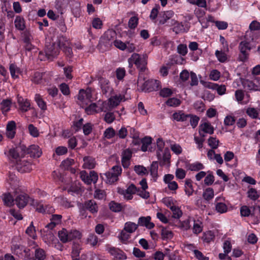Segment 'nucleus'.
<instances>
[{
	"mask_svg": "<svg viewBox=\"0 0 260 260\" xmlns=\"http://www.w3.org/2000/svg\"><path fill=\"white\" fill-rule=\"evenodd\" d=\"M66 38L61 35L54 36L51 38V42H47L45 49L46 57L48 59L52 60L57 56L61 45L67 44Z\"/></svg>",
	"mask_w": 260,
	"mask_h": 260,
	"instance_id": "obj_1",
	"label": "nucleus"
},
{
	"mask_svg": "<svg viewBox=\"0 0 260 260\" xmlns=\"http://www.w3.org/2000/svg\"><path fill=\"white\" fill-rule=\"evenodd\" d=\"M148 56L146 54H140L134 53L130 57V61H134V64L139 70L138 77V84L145 80V75L144 72H145L147 68Z\"/></svg>",
	"mask_w": 260,
	"mask_h": 260,
	"instance_id": "obj_2",
	"label": "nucleus"
},
{
	"mask_svg": "<svg viewBox=\"0 0 260 260\" xmlns=\"http://www.w3.org/2000/svg\"><path fill=\"white\" fill-rule=\"evenodd\" d=\"M9 159L15 165L22 158H23L26 154L25 147L20 146L15 148L9 149L8 152H5Z\"/></svg>",
	"mask_w": 260,
	"mask_h": 260,
	"instance_id": "obj_3",
	"label": "nucleus"
},
{
	"mask_svg": "<svg viewBox=\"0 0 260 260\" xmlns=\"http://www.w3.org/2000/svg\"><path fill=\"white\" fill-rule=\"evenodd\" d=\"M116 32L113 29H108L107 30L103 36L101 38L99 46L101 47H104L105 48L103 49L106 50L108 49L112 44H114V42L116 37Z\"/></svg>",
	"mask_w": 260,
	"mask_h": 260,
	"instance_id": "obj_4",
	"label": "nucleus"
},
{
	"mask_svg": "<svg viewBox=\"0 0 260 260\" xmlns=\"http://www.w3.org/2000/svg\"><path fill=\"white\" fill-rule=\"evenodd\" d=\"M143 80L141 84H138V89L141 91L151 92L157 90L160 86V82L156 80L150 79ZM138 84V81L137 82Z\"/></svg>",
	"mask_w": 260,
	"mask_h": 260,
	"instance_id": "obj_5",
	"label": "nucleus"
},
{
	"mask_svg": "<svg viewBox=\"0 0 260 260\" xmlns=\"http://www.w3.org/2000/svg\"><path fill=\"white\" fill-rule=\"evenodd\" d=\"M122 169L119 166H114L111 169L104 174L105 178H102L107 183L112 184L118 180V176L121 175Z\"/></svg>",
	"mask_w": 260,
	"mask_h": 260,
	"instance_id": "obj_6",
	"label": "nucleus"
},
{
	"mask_svg": "<svg viewBox=\"0 0 260 260\" xmlns=\"http://www.w3.org/2000/svg\"><path fill=\"white\" fill-rule=\"evenodd\" d=\"M92 97L91 91L89 89L86 90L84 89L80 90L78 95L77 103L82 108L87 105L91 101Z\"/></svg>",
	"mask_w": 260,
	"mask_h": 260,
	"instance_id": "obj_7",
	"label": "nucleus"
},
{
	"mask_svg": "<svg viewBox=\"0 0 260 260\" xmlns=\"http://www.w3.org/2000/svg\"><path fill=\"white\" fill-rule=\"evenodd\" d=\"M238 47L240 52L239 59L240 61L244 62L248 58L249 52L251 49L250 44L249 42L243 41L240 43Z\"/></svg>",
	"mask_w": 260,
	"mask_h": 260,
	"instance_id": "obj_8",
	"label": "nucleus"
},
{
	"mask_svg": "<svg viewBox=\"0 0 260 260\" xmlns=\"http://www.w3.org/2000/svg\"><path fill=\"white\" fill-rule=\"evenodd\" d=\"M80 176L81 180L87 185L92 183L95 184L98 180V174L94 171H91L89 174L85 171H82L80 173Z\"/></svg>",
	"mask_w": 260,
	"mask_h": 260,
	"instance_id": "obj_9",
	"label": "nucleus"
},
{
	"mask_svg": "<svg viewBox=\"0 0 260 260\" xmlns=\"http://www.w3.org/2000/svg\"><path fill=\"white\" fill-rule=\"evenodd\" d=\"M32 200L29 196L26 193H22L17 195L14 199V204L19 209L24 208L29 202Z\"/></svg>",
	"mask_w": 260,
	"mask_h": 260,
	"instance_id": "obj_10",
	"label": "nucleus"
},
{
	"mask_svg": "<svg viewBox=\"0 0 260 260\" xmlns=\"http://www.w3.org/2000/svg\"><path fill=\"white\" fill-rule=\"evenodd\" d=\"M15 165L17 170L22 173L29 172L32 169L31 162L24 157Z\"/></svg>",
	"mask_w": 260,
	"mask_h": 260,
	"instance_id": "obj_11",
	"label": "nucleus"
},
{
	"mask_svg": "<svg viewBox=\"0 0 260 260\" xmlns=\"http://www.w3.org/2000/svg\"><path fill=\"white\" fill-rule=\"evenodd\" d=\"M257 211L259 212L260 215V207L258 206L251 207V209L247 206H242L240 208V214L243 217L255 216Z\"/></svg>",
	"mask_w": 260,
	"mask_h": 260,
	"instance_id": "obj_12",
	"label": "nucleus"
},
{
	"mask_svg": "<svg viewBox=\"0 0 260 260\" xmlns=\"http://www.w3.org/2000/svg\"><path fill=\"white\" fill-rule=\"evenodd\" d=\"M12 250L14 254L17 255L19 257L21 258L28 255L29 252V249L26 248L24 246L19 244L13 245Z\"/></svg>",
	"mask_w": 260,
	"mask_h": 260,
	"instance_id": "obj_13",
	"label": "nucleus"
},
{
	"mask_svg": "<svg viewBox=\"0 0 260 260\" xmlns=\"http://www.w3.org/2000/svg\"><path fill=\"white\" fill-rule=\"evenodd\" d=\"M214 133V127L209 122H204L199 126V134L202 137L205 136L204 133L212 134Z\"/></svg>",
	"mask_w": 260,
	"mask_h": 260,
	"instance_id": "obj_14",
	"label": "nucleus"
},
{
	"mask_svg": "<svg viewBox=\"0 0 260 260\" xmlns=\"http://www.w3.org/2000/svg\"><path fill=\"white\" fill-rule=\"evenodd\" d=\"M245 87L249 90L260 91V78H255L252 80H246L244 82Z\"/></svg>",
	"mask_w": 260,
	"mask_h": 260,
	"instance_id": "obj_15",
	"label": "nucleus"
},
{
	"mask_svg": "<svg viewBox=\"0 0 260 260\" xmlns=\"http://www.w3.org/2000/svg\"><path fill=\"white\" fill-rule=\"evenodd\" d=\"M132 157V151L129 149L124 150L121 155V163L123 167L127 169L130 165V159Z\"/></svg>",
	"mask_w": 260,
	"mask_h": 260,
	"instance_id": "obj_16",
	"label": "nucleus"
},
{
	"mask_svg": "<svg viewBox=\"0 0 260 260\" xmlns=\"http://www.w3.org/2000/svg\"><path fill=\"white\" fill-rule=\"evenodd\" d=\"M137 191V188L133 184L129 185L126 189H122L119 192L123 196L125 199L130 200L133 198V194Z\"/></svg>",
	"mask_w": 260,
	"mask_h": 260,
	"instance_id": "obj_17",
	"label": "nucleus"
},
{
	"mask_svg": "<svg viewBox=\"0 0 260 260\" xmlns=\"http://www.w3.org/2000/svg\"><path fill=\"white\" fill-rule=\"evenodd\" d=\"M83 207L88 210L93 214H96L99 210V207L96 202L93 200L85 201L83 204Z\"/></svg>",
	"mask_w": 260,
	"mask_h": 260,
	"instance_id": "obj_18",
	"label": "nucleus"
},
{
	"mask_svg": "<svg viewBox=\"0 0 260 260\" xmlns=\"http://www.w3.org/2000/svg\"><path fill=\"white\" fill-rule=\"evenodd\" d=\"M7 180L14 192H18V190L20 187L19 181L15 174L10 173Z\"/></svg>",
	"mask_w": 260,
	"mask_h": 260,
	"instance_id": "obj_19",
	"label": "nucleus"
},
{
	"mask_svg": "<svg viewBox=\"0 0 260 260\" xmlns=\"http://www.w3.org/2000/svg\"><path fill=\"white\" fill-rule=\"evenodd\" d=\"M99 80L103 94H106L112 91V88L110 86V82L108 80L101 77L99 79Z\"/></svg>",
	"mask_w": 260,
	"mask_h": 260,
	"instance_id": "obj_20",
	"label": "nucleus"
},
{
	"mask_svg": "<svg viewBox=\"0 0 260 260\" xmlns=\"http://www.w3.org/2000/svg\"><path fill=\"white\" fill-rule=\"evenodd\" d=\"M189 114H185L183 111L179 110L172 115L174 120L179 122H186L188 121Z\"/></svg>",
	"mask_w": 260,
	"mask_h": 260,
	"instance_id": "obj_21",
	"label": "nucleus"
},
{
	"mask_svg": "<svg viewBox=\"0 0 260 260\" xmlns=\"http://www.w3.org/2000/svg\"><path fill=\"white\" fill-rule=\"evenodd\" d=\"M157 156L158 159L162 160L160 161V165L164 166L167 164L169 163V160L171 157L170 150L168 148H165L163 153L162 156L160 152H157Z\"/></svg>",
	"mask_w": 260,
	"mask_h": 260,
	"instance_id": "obj_22",
	"label": "nucleus"
},
{
	"mask_svg": "<svg viewBox=\"0 0 260 260\" xmlns=\"http://www.w3.org/2000/svg\"><path fill=\"white\" fill-rule=\"evenodd\" d=\"M26 153L29 154L30 156L34 157H39L42 152L39 147L37 145H31L28 148L26 149Z\"/></svg>",
	"mask_w": 260,
	"mask_h": 260,
	"instance_id": "obj_23",
	"label": "nucleus"
},
{
	"mask_svg": "<svg viewBox=\"0 0 260 260\" xmlns=\"http://www.w3.org/2000/svg\"><path fill=\"white\" fill-rule=\"evenodd\" d=\"M151 217L150 216L140 217L138 219V224L141 226H145L148 229H151L154 228V224L150 222Z\"/></svg>",
	"mask_w": 260,
	"mask_h": 260,
	"instance_id": "obj_24",
	"label": "nucleus"
},
{
	"mask_svg": "<svg viewBox=\"0 0 260 260\" xmlns=\"http://www.w3.org/2000/svg\"><path fill=\"white\" fill-rule=\"evenodd\" d=\"M174 15L172 11H167L161 12L159 15V23L160 24H164L167 21L171 19Z\"/></svg>",
	"mask_w": 260,
	"mask_h": 260,
	"instance_id": "obj_25",
	"label": "nucleus"
},
{
	"mask_svg": "<svg viewBox=\"0 0 260 260\" xmlns=\"http://www.w3.org/2000/svg\"><path fill=\"white\" fill-rule=\"evenodd\" d=\"M83 167L85 169H92L96 165L95 159L91 156H87L84 157L83 158Z\"/></svg>",
	"mask_w": 260,
	"mask_h": 260,
	"instance_id": "obj_26",
	"label": "nucleus"
},
{
	"mask_svg": "<svg viewBox=\"0 0 260 260\" xmlns=\"http://www.w3.org/2000/svg\"><path fill=\"white\" fill-rule=\"evenodd\" d=\"M17 102L20 107V109L23 112L28 110L30 107V103L27 99L24 100L22 97L17 98Z\"/></svg>",
	"mask_w": 260,
	"mask_h": 260,
	"instance_id": "obj_27",
	"label": "nucleus"
},
{
	"mask_svg": "<svg viewBox=\"0 0 260 260\" xmlns=\"http://www.w3.org/2000/svg\"><path fill=\"white\" fill-rule=\"evenodd\" d=\"M123 98H124V96L120 94L112 96L108 100L110 106L111 107L112 109L117 106L120 104Z\"/></svg>",
	"mask_w": 260,
	"mask_h": 260,
	"instance_id": "obj_28",
	"label": "nucleus"
},
{
	"mask_svg": "<svg viewBox=\"0 0 260 260\" xmlns=\"http://www.w3.org/2000/svg\"><path fill=\"white\" fill-rule=\"evenodd\" d=\"M184 191L188 197L192 195L194 190L192 186V181L191 179H187L185 180Z\"/></svg>",
	"mask_w": 260,
	"mask_h": 260,
	"instance_id": "obj_29",
	"label": "nucleus"
},
{
	"mask_svg": "<svg viewBox=\"0 0 260 260\" xmlns=\"http://www.w3.org/2000/svg\"><path fill=\"white\" fill-rule=\"evenodd\" d=\"M30 204L38 212L42 213H46V209H45V206L43 204H42V202H39L37 201L32 199L31 200Z\"/></svg>",
	"mask_w": 260,
	"mask_h": 260,
	"instance_id": "obj_30",
	"label": "nucleus"
},
{
	"mask_svg": "<svg viewBox=\"0 0 260 260\" xmlns=\"http://www.w3.org/2000/svg\"><path fill=\"white\" fill-rule=\"evenodd\" d=\"M99 242V238L94 233H90L86 240V243L91 246H95Z\"/></svg>",
	"mask_w": 260,
	"mask_h": 260,
	"instance_id": "obj_31",
	"label": "nucleus"
},
{
	"mask_svg": "<svg viewBox=\"0 0 260 260\" xmlns=\"http://www.w3.org/2000/svg\"><path fill=\"white\" fill-rule=\"evenodd\" d=\"M172 24L174 26L173 28V31L178 34L181 32L185 31V27L182 22L180 23L176 20H172Z\"/></svg>",
	"mask_w": 260,
	"mask_h": 260,
	"instance_id": "obj_32",
	"label": "nucleus"
},
{
	"mask_svg": "<svg viewBox=\"0 0 260 260\" xmlns=\"http://www.w3.org/2000/svg\"><path fill=\"white\" fill-rule=\"evenodd\" d=\"M15 27L20 30H23L25 28V20L24 18L21 16H17L14 21Z\"/></svg>",
	"mask_w": 260,
	"mask_h": 260,
	"instance_id": "obj_33",
	"label": "nucleus"
},
{
	"mask_svg": "<svg viewBox=\"0 0 260 260\" xmlns=\"http://www.w3.org/2000/svg\"><path fill=\"white\" fill-rule=\"evenodd\" d=\"M98 109L99 113L101 112H107L112 109L111 106H110L109 101H98Z\"/></svg>",
	"mask_w": 260,
	"mask_h": 260,
	"instance_id": "obj_34",
	"label": "nucleus"
},
{
	"mask_svg": "<svg viewBox=\"0 0 260 260\" xmlns=\"http://www.w3.org/2000/svg\"><path fill=\"white\" fill-rule=\"evenodd\" d=\"M35 256L37 260H44L46 257V252L43 249L37 246L35 248Z\"/></svg>",
	"mask_w": 260,
	"mask_h": 260,
	"instance_id": "obj_35",
	"label": "nucleus"
},
{
	"mask_svg": "<svg viewBox=\"0 0 260 260\" xmlns=\"http://www.w3.org/2000/svg\"><path fill=\"white\" fill-rule=\"evenodd\" d=\"M85 111L88 115H92L99 113L98 103H91L85 108Z\"/></svg>",
	"mask_w": 260,
	"mask_h": 260,
	"instance_id": "obj_36",
	"label": "nucleus"
},
{
	"mask_svg": "<svg viewBox=\"0 0 260 260\" xmlns=\"http://www.w3.org/2000/svg\"><path fill=\"white\" fill-rule=\"evenodd\" d=\"M9 70L12 77L14 79L18 78V75L21 73L20 69L14 63L10 64Z\"/></svg>",
	"mask_w": 260,
	"mask_h": 260,
	"instance_id": "obj_37",
	"label": "nucleus"
},
{
	"mask_svg": "<svg viewBox=\"0 0 260 260\" xmlns=\"http://www.w3.org/2000/svg\"><path fill=\"white\" fill-rule=\"evenodd\" d=\"M35 101L37 103L38 106L43 110L47 109L46 102L43 100L42 96L39 94H36L35 95Z\"/></svg>",
	"mask_w": 260,
	"mask_h": 260,
	"instance_id": "obj_38",
	"label": "nucleus"
},
{
	"mask_svg": "<svg viewBox=\"0 0 260 260\" xmlns=\"http://www.w3.org/2000/svg\"><path fill=\"white\" fill-rule=\"evenodd\" d=\"M58 235L60 240L62 243H67L70 241L69 232L66 229H63L62 230L59 231L58 233Z\"/></svg>",
	"mask_w": 260,
	"mask_h": 260,
	"instance_id": "obj_39",
	"label": "nucleus"
},
{
	"mask_svg": "<svg viewBox=\"0 0 260 260\" xmlns=\"http://www.w3.org/2000/svg\"><path fill=\"white\" fill-rule=\"evenodd\" d=\"M138 225L134 222H127L125 223L124 230L128 233H132L136 231Z\"/></svg>",
	"mask_w": 260,
	"mask_h": 260,
	"instance_id": "obj_40",
	"label": "nucleus"
},
{
	"mask_svg": "<svg viewBox=\"0 0 260 260\" xmlns=\"http://www.w3.org/2000/svg\"><path fill=\"white\" fill-rule=\"evenodd\" d=\"M142 151L145 152L148 150L149 146L151 144L152 139L151 137H146L142 139Z\"/></svg>",
	"mask_w": 260,
	"mask_h": 260,
	"instance_id": "obj_41",
	"label": "nucleus"
},
{
	"mask_svg": "<svg viewBox=\"0 0 260 260\" xmlns=\"http://www.w3.org/2000/svg\"><path fill=\"white\" fill-rule=\"evenodd\" d=\"M1 105L3 113L6 114L10 110L11 102L9 100H5L2 102Z\"/></svg>",
	"mask_w": 260,
	"mask_h": 260,
	"instance_id": "obj_42",
	"label": "nucleus"
},
{
	"mask_svg": "<svg viewBox=\"0 0 260 260\" xmlns=\"http://www.w3.org/2000/svg\"><path fill=\"white\" fill-rule=\"evenodd\" d=\"M66 42L68 43L67 45H61V48L64 52L66 55L69 57H71L73 55L72 49L70 47V42L66 38Z\"/></svg>",
	"mask_w": 260,
	"mask_h": 260,
	"instance_id": "obj_43",
	"label": "nucleus"
},
{
	"mask_svg": "<svg viewBox=\"0 0 260 260\" xmlns=\"http://www.w3.org/2000/svg\"><path fill=\"white\" fill-rule=\"evenodd\" d=\"M193 226V233L195 234H198L201 233L203 231V225L201 221L200 220H194Z\"/></svg>",
	"mask_w": 260,
	"mask_h": 260,
	"instance_id": "obj_44",
	"label": "nucleus"
},
{
	"mask_svg": "<svg viewBox=\"0 0 260 260\" xmlns=\"http://www.w3.org/2000/svg\"><path fill=\"white\" fill-rule=\"evenodd\" d=\"M214 191L212 188H207L203 192V197L207 201L212 199L214 197Z\"/></svg>",
	"mask_w": 260,
	"mask_h": 260,
	"instance_id": "obj_45",
	"label": "nucleus"
},
{
	"mask_svg": "<svg viewBox=\"0 0 260 260\" xmlns=\"http://www.w3.org/2000/svg\"><path fill=\"white\" fill-rule=\"evenodd\" d=\"M109 207L111 211L115 212H120L122 210L121 205L115 201L110 202Z\"/></svg>",
	"mask_w": 260,
	"mask_h": 260,
	"instance_id": "obj_46",
	"label": "nucleus"
},
{
	"mask_svg": "<svg viewBox=\"0 0 260 260\" xmlns=\"http://www.w3.org/2000/svg\"><path fill=\"white\" fill-rule=\"evenodd\" d=\"M204 168V165L199 162H196L188 165V169L191 171H199Z\"/></svg>",
	"mask_w": 260,
	"mask_h": 260,
	"instance_id": "obj_47",
	"label": "nucleus"
},
{
	"mask_svg": "<svg viewBox=\"0 0 260 260\" xmlns=\"http://www.w3.org/2000/svg\"><path fill=\"white\" fill-rule=\"evenodd\" d=\"M246 114L252 119H257L258 116L259 112L254 108L249 107L246 109Z\"/></svg>",
	"mask_w": 260,
	"mask_h": 260,
	"instance_id": "obj_48",
	"label": "nucleus"
},
{
	"mask_svg": "<svg viewBox=\"0 0 260 260\" xmlns=\"http://www.w3.org/2000/svg\"><path fill=\"white\" fill-rule=\"evenodd\" d=\"M189 116L188 121L190 122V124L193 128H194L198 124L200 118L197 115L192 114H189Z\"/></svg>",
	"mask_w": 260,
	"mask_h": 260,
	"instance_id": "obj_49",
	"label": "nucleus"
},
{
	"mask_svg": "<svg viewBox=\"0 0 260 260\" xmlns=\"http://www.w3.org/2000/svg\"><path fill=\"white\" fill-rule=\"evenodd\" d=\"M3 201L5 205L7 206H11L14 204V199L10 193H6L4 195Z\"/></svg>",
	"mask_w": 260,
	"mask_h": 260,
	"instance_id": "obj_50",
	"label": "nucleus"
},
{
	"mask_svg": "<svg viewBox=\"0 0 260 260\" xmlns=\"http://www.w3.org/2000/svg\"><path fill=\"white\" fill-rule=\"evenodd\" d=\"M138 22V17L137 16H133L129 19L128 22V26L131 29H135L137 27Z\"/></svg>",
	"mask_w": 260,
	"mask_h": 260,
	"instance_id": "obj_51",
	"label": "nucleus"
},
{
	"mask_svg": "<svg viewBox=\"0 0 260 260\" xmlns=\"http://www.w3.org/2000/svg\"><path fill=\"white\" fill-rule=\"evenodd\" d=\"M134 171L139 175H144L148 174V171L146 168L141 165L135 166L134 167Z\"/></svg>",
	"mask_w": 260,
	"mask_h": 260,
	"instance_id": "obj_52",
	"label": "nucleus"
},
{
	"mask_svg": "<svg viewBox=\"0 0 260 260\" xmlns=\"http://www.w3.org/2000/svg\"><path fill=\"white\" fill-rule=\"evenodd\" d=\"M115 135L116 133L115 130L111 127L107 128L104 133V137L108 139L113 138Z\"/></svg>",
	"mask_w": 260,
	"mask_h": 260,
	"instance_id": "obj_53",
	"label": "nucleus"
},
{
	"mask_svg": "<svg viewBox=\"0 0 260 260\" xmlns=\"http://www.w3.org/2000/svg\"><path fill=\"white\" fill-rule=\"evenodd\" d=\"M69 241L81 238V233L77 230H72L69 232Z\"/></svg>",
	"mask_w": 260,
	"mask_h": 260,
	"instance_id": "obj_54",
	"label": "nucleus"
},
{
	"mask_svg": "<svg viewBox=\"0 0 260 260\" xmlns=\"http://www.w3.org/2000/svg\"><path fill=\"white\" fill-rule=\"evenodd\" d=\"M81 248L79 246H74L72 248V257L74 259L78 260Z\"/></svg>",
	"mask_w": 260,
	"mask_h": 260,
	"instance_id": "obj_55",
	"label": "nucleus"
},
{
	"mask_svg": "<svg viewBox=\"0 0 260 260\" xmlns=\"http://www.w3.org/2000/svg\"><path fill=\"white\" fill-rule=\"evenodd\" d=\"M104 119L106 122L110 124L115 119V116L113 112H107L105 114Z\"/></svg>",
	"mask_w": 260,
	"mask_h": 260,
	"instance_id": "obj_56",
	"label": "nucleus"
},
{
	"mask_svg": "<svg viewBox=\"0 0 260 260\" xmlns=\"http://www.w3.org/2000/svg\"><path fill=\"white\" fill-rule=\"evenodd\" d=\"M247 193L248 198L253 201H255L259 197V195L258 194L256 190L253 188H250L248 190Z\"/></svg>",
	"mask_w": 260,
	"mask_h": 260,
	"instance_id": "obj_57",
	"label": "nucleus"
},
{
	"mask_svg": "<svg viewBox=\"0 0 260 260\" xmlns=\"http://www.w3.org/2000/svg\"><path fill=\"white\" fill-rule=\"evenodd\" d=\"M106 196V192L104 190L96 189L94 193V197L99 200H102Z\"/></svg>",
	"mask_w": 260,
	"mask_h": 260,
	"instance_id": "obj_58",
	"label": "nucleus"
},
{
	"mask_svg": "<svg viewBox=\"0 0 260 260\" xmlns=\"http://www.w3.org/2000/svg\"><path fill=\"white\" fill-rule=\"evenodd\" d=\"M74 163V159L72 158H68L62 161L61 164V167L65 169H68L72 165H73Z\"/></svg>",
	"mask_w": 260,
	"mask_h": 260,
	"instance_id": "obj_59",
	"label": "nucleus"
},
{
	"mask_svg": "<svg viewBox=\"0 0 260 260\" xmlns=\"http://www.w3.org/2000/svg\"><path fill=\"white\" fill-rule=\"evenodd\" d=\"M158 164L157 161H153L150 167V174L153 177L157 176Z\"/></svg>",
	"mask_w": 260,
	"mask_h": 260,
	"instance_id": "obj_60",
	"label": "nucleus"
},
{
	"mask_svg": "<svg viewBox=\"0 0 260 260\" xmlns=\"http://www.w3.org/2000/svg\"><path fill=\"white\" fill-rule=\"evenodd\" d=\"M216 210L220 213H223L227 211L228 207L226 205L223 203H218L215 206Z\"/></svg>",
	"mask_w": 260,
	"mask_h": 260,
	"instance_id": "obj_61",
	"label": "nucleus"
},
{
	"mask_svg": "<svg viewBox=\"0 0 260 260\" xmlns=\"http://www.w3.org/2000/svg\"><path fill=\"white\" fill-rule=\"evenodd\" d=\"M170 209L173 212L172 217L175 218H179L182 215L181 211L176 206H172L170 207Z\"/></svg>",
	"mask_w": 260,
	"mask_h": 260,
	"instance_id": "obj_62",
	"label": "nucleus"
},
{
	"mask_svg": "<svg viewBox=\"0 0 260 260\" xmlns=\"http://www.w3.org/2000/svg\"><path fill=\"white\" fill-rule=\"evenodd\" d=\"M28 129L29 133L34 137H37L39 135V133L38 128L35 127L33 124H30L28 125Z\"/></svg>",
	"mask_w": 260,
	"mask_h": 260,
	"instance_id": "obj_63",
	"label": "nucleus"
},
{
	"mask_svg": "<svg viewBox=\"0 0 260 260\" xmlns=\"http://www.w3.org/2000/svg\"><path fill=\"white\" fill-rule=\"evenodd\" d=\"M219 141L216 138L210 137L208 139V145L212 149H216L218 147Z\"/></svg>",
	"mask_w": 260,
	"mask_h": 260,
	"instance_id": "obj_64",
	"label": "nucleus"
}]
</instances>
